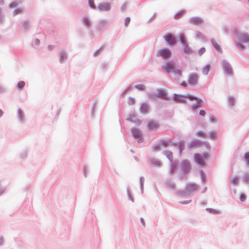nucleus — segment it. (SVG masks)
Listing matches in <instances>:
<instances>
[{
    "label": "nucleus",
    "instance_id": "nucleus-1",
    "mask_svg": "<svg viewBox=\"0 0 249 249\" xmlns=\"http://www.w3.org/2000/svg\"><path fill=\"white\" fill-rule=\"evenodd\" d=\"M162 69L166 72H174L175 74L180 76L182 74L181 71L176 69L175 64L173 62H168L162 66Z\"/></svg>",
    "mask_w": 249,
    "mask_h": 249
},
{
    "label": "nucleus",
    "instance_id": "nucleus-2",
    "mask_svg": "<svg viewBox=\"0 0 249 249\" xmlns=\"http://www.w3.org/2000/svg\"><path fill=\"white\" fill-rule=\"evenodd\" d=\"M184 98H188L191 101L197 100L196 103V104H195L194 105H193L192 106V108L194 109L197 107H201L202 105V100H201V99L197 100V98L196 97L194 96L191 95H189L187 96H179V100L183 102Z\"/></svg>",
    "mask_w": 249,
    "mask_h": 249
},
{
    "label": "nucleus",
    "instance_id": "nucleus-3",
    "mask_svg": "<svg viewBox=\"0 0 249 249\" xmlns=\"http://www.w3.org/2000/svg\"><path fill=\"white\" fill-rule=\"evenodd\" d=\"M208 154L205 153L203 156L196 153L194 154V157L195 159V162L199 165H203L205 164V160L208 158Z\"/></svg>",
    "mask_w": 249,
    "mask_h": 249
},
{
    "label": "nucleus",
    "instance_id": "nucleus-4",
    "mask_svg": "<svg viewBox=\"0 0 249 249\" xmlns=\"http://www.w3.org/2000/svg\"><path fill=\"white\" fill-rule=\"evenodd\" d=\"M158 55L166 59L171 57V52L169 49L163 48L159 51Z\"/></svg>",
    "mask_w": 249,
    "mask_h": 249
},
{
    "label": "nucleus",
    "instance_id": "nucleus-5",
    "mask_svg": "<svg viewBox=\"0 0 249 249\" xmlns=\"http://www.w3.org/2000/svg\"><path fill=\"white\" fill-rule=\"evenodd\" d=\"M198 79V75L196 73H192L189 75L188 81L191 86H194L197 84Z\"/></svg>",
    "mask_w": 249,
    "mask_h": 249
},
{
    "label": "nucleus",
    "instance_id": "nucleus-6",
    "mask_svg": "<svg viewBox=\"0 0 249 249\" xmlns=\"http://www.w3.org/2000/svg\"><path fill=\"white\" fill-rule=\"evenodd\" d=\"M165 41L171 45H174L176 43L175 38L171 33H167L164 36Z\"/></svg>",
    "mask_w": 249,
    "mask_h": 249
},
{
    "label": "nucleus",
    "instance_id": "nucleus-7",
    "mask_svg": "<svg viewBox=\"0 0 249 249\" xmlns=\"http://www.w3.org/2000/svg\"><path fill=\"white\" fill-rule=\"evenodd\" d=\"M147 127L149 130H156L159 128V124L155 122L150 121L147 124Z\"/></svg>",
    "mask_w": 249,
    "mask_h": 249
},
{
    "label": "nucleus",
    "instance_id": "nucleus-8",
    "mask_svg": "<svg viewBox=\"0 0 249 249\" xmlns=\"http://www.w3.org/2000/svg\"><path fill=\"white\" fill-rule=\"evenodd\" d=\"M132 133L134 139L141 138V134L140 132L137 129H133L132 130Z\"/></svg>",
    "mask_w": 249,
    "mask_h": 249
},
{
    "label": "nucleus",
    "instance_id": "nucleus-9",
    "mask_svg": "<svg viewBox=\"0 0 249 249\" xmlns=\"http://www.w3.org/2000/svg\"><path fill=\"white\" fill-rule=\"evenodd\" d=\"M202 22V20L198 18H193L190 19V22L195 25L199 24L201 23Z\"/></svg>",
    "mask_w": 249,
    "mask_h": 249
},
{
    "label": "nucleus",
    "instance_id": "nucleus-10",
    "mask_svg": "<svg viewBox=\"0 0 249 249\" xmlns=\"http://www.w3.org/2000/svg\"><path fill=\"white\" fill-rule=\"evenodd\" d=\"M197 189V186L194 183H190L186 187L187 191H193Z\"/></svg>",
    "mask_w": 249,
    "mask_h": 249
},
{
    "label": "nucleus",
    "instance_id": "nucleus-11",
    "mask_svg": "<svg viewBox=\"0 0 249 249\" xmlns=\"http://www.w3.org/2000/svg\"><path fill=\"white\" fill-rule=\"evenodd\" d=\"M158 97L165 100H167V94L165 91L159 90L158 92Z\"/></svg>",
    "mask_w": 249,
    "mask_h": 249
},
{
    "label": "nucleus",
    "instance_id": "nucleus-12",
    "mask_svg": "<svg viewBox=\"0 0 249 249\" xmlns=\"http://www.w3.org/2000/svg\"><path fill=\"white\" fill-rule=\"evenodd\" d=\"M224 70L227 74H231L232 73V69L230 65L228 63H225L223 65Z\"/></svg>",
    "mask_w": 249,
    "mask_h": 249
},
{
    "label": "nucleus",
    "instance_id": "nucleus-13",
    "mask_svg": "<svg viewBox=\"0 0 249 249\" xmlns=\"http://www.w3.org/2000/svg\"><path fill=\"white\" fill-rule=\"evenodd\" d=\"M110 6L108 3H102L99 6V8L103 11H107L109 9Z\"/></svg>",
    "mask_w": 249,
    "mask_h": 249
},
{
    "label": "nucleus",
    "instance_id": "nucleus-14",
    "mask_svg": "<svg viewBox=\"0 0 249 249\" xmlns=\"http://www.w3.org/2000/svg\"><path fill=\"white\" fill-rule=\"evenodd\" d=\"M212 43L213 44V46L214 47V49L218 52H221V48L219 44L217 43L216 40L213 39L212 38L211 39Z\"/></svg>",
    "mask_w": 249,
    "mask_h": 249
},
{
    "label": "nucleus",
    "instance_id": "nucleus-15",
    "mask_svg": "<svg viewBox=\"0 0 249 249\" xmlns=\"http://www.w3.org/2000/svg\"><path fill=\"white\" fill-rule=\"evenodd\" d=\"M240 40L242 42H247L249 41V36L247 35L243 34L240 36Z\"/></svg>",
    "mask_w": 249,
    "mask_h": 249
},
{
    "label": "nucleus",
    "instance_id": "nucleus-16",
    "mask_svg": "<svg viewBox=\"0 0 249 249\" xmlns=\"http://www.w3.org/2000/svg\"><path fill=\"white\" fill-rule=\"evenodd\" d=\"M148 109V106L146 104H142L140 107L141 111L143 113H146Z\"/></svg>",
    "mask_w": 249,
    "mask_h": 249
},
{
    "label": "nucleus",
    "instance_id": "nucleus-17",
    "mask_svg": "<svg viewBox=\"0 0 249 249\" xmlns=\"http://www.w3.org/2000/svg\"><path fill=\"white\" fill-rule=\"evenodd\" d=\"M182 168L184 171H188L189 169V164L186 161H184L182 163Z\"/></svg>",
    "mask_w": 249,
    "mask_h": 249
},
{
    "label": "nucleus",
    "instance_id": "nucleus-18",
    "mask_svg": "<svg viewBox=\"0 0 249 249\" xmlns=\"http://www.w3.org/2000/svg\"><path fill=\"white\" fill-rule=\"evenodd\" d=\"M25 82L24 81H20L18 83V84L17 85V88L18 89L20 90L22 89L25 86Z\"/></svg>",
    "mask_w": 249,
    "mask_h": 249
},
{
    "label": "nucleus",
    "instance_id": "nucleus-19",
    "mask_svg": "<svg viewBox=\"0 0 249 249\" xmlns=\"http://www.w3.org/2000/svg\"><path fill=\"white\" fill-rule=\"evenodd\" d=\"M184 50L185 52L187 53H190L191 52V49L187 45H184Z\"/></svg>",
    "mask_w": 249,
    "mask_h": 249
},
{
    "label": "nucleus",
    "instance_id": "nucleus-20",
    "mask_svg": "<svg viewBox=\"0 0 249 249\" xmlns=\"http://www.w3.org/2000/svg\"><path fill=\"white\" fill-rule=\"evenodd\" d=\"M209 69H210V66H206L203 70V73L204 74H207L209 71Z\"/></svg>",
    "mask_w": 249,
    "mask_h": 249
},
{
    "label": "nucleus",
    "instance_id": "nucleus-21",
    "mask_svg": "<svg viewBox=\"0 0 249 249\" xmlns=\"http://www.w3.org/2000/svg\"><path fill=\"white\" fill-rule=\"evenodd\" d=\"M135 87L139 90H142L145 89V87L143 85L140 84L135 86Z\"/></svg>",
    "mask_w": 249,
    "mask_h": 249
},
{
    "label": "nucleus",
    "instance_id": "nucleus-22",
    "mask_svg": "<svg viewBox=\"0 0 249 249\" xmlns=\"http://www.w3.org/2000/svg\"><path fill=\"white\" fill-rule=\"evenodd\" d=\"M23 10L22 9H18L14 11V15H17L18 14H21Z\"/></svg>",
    "mask_w": 249,
    "mask_h": 249
},
{
    "label": "nucleus",
    "instance_id": "nucleus-23",
    "mask_svg": "<svg viewBox=\"0 0 249 249\" xmlns=\"http://www.w3.org/2000/svg\"><path fill=\"white\" fill-rule=\"evenodd\" d=\"M89 4L92 8L95 7L93 0H89Z\"/></svg>",
    "mask_w": 249,
    "mask_h": 249
},
{
    "label": "nucleus",
    "instance_id": "nucleus-24",
    "mask_svg": "<svg viewBox=\"0 0 249 249\" xmlns=\"http://www.w3.org/2000/svg\"><path fill=\"white\" fill-rule=\"evenodd\" d=\"M244 158L246 160L247 163L249 164V152L245 154Z\"/></svg>",
    "mask_w": 249,
    "mask_h": 249
},
{
    "label": "nucleus",
    "instance_id": "nucleus-25",
    "mask_svg": "<svg viewBox=\"0 0 249 249\" xmlns=\"http://www.w3.org/2000/svg\"><path fill=\"white\" fill-rule=\"evenodd\" d=\"M130 22V18L129 17L125 18L124 20V24L126 26H128Z\"/></svg>",
    "mask_w": 249,
    "mask_h": 249
},
{
    "label": "nucleus",
    "instance_id": "nucleus-26",
    "mask_svg": "<svg viewBox=\"0 0 249 249\" xmlns=\"http://www.w3.org/2000/svg\"><path fill=\"white\" fill-rule=\"evenodd\" d=\"M84 23L87 26H89L90 24V20L88 18H84Z\"/></svg>",
    "mask_w": 249,
    "mask_h": 249
},
{
    "label": "nucleus",
    "instance_id": "nucleus-27",
    "mask_svg": "<svg viewBox=\"0 0 249 249\" xmlns=\"http://www.w3.org/2000/svg\"><path fill=\"white\" fill-rule=\"evenodd\" d=\"M128 103L130 105H132L135 103V100L133 98H129L128 101Z\"/></svg>",
    "mask_w": 249,
    "mask_h": 249
},
{
    "label": "nucleus",
    "instance_id": "nucleus-28",
    "mask_svg": "<svg viewBox=\"0 0 249 249\" xmlns=\"http://www.w3.org/2000/svg\"><path fill=\"white\" fill-rule=\"evenodd\" d=\"M211 139H217L216 137V133L215 132H213L211 133Z\"/></svg>",
    "mask_w": 249,
    "mask_h": 249
},
{
    "label": "nucleus",
    "instance_id": "nucleus-29",
    "mask_svg": "<svg viewBox=\"0 0 249 249\" xmlns=\"http://www.w3.org/2000/svg\"><path fill=\"white\" fill-rule=\"evenodd\" d=\"M231 182L233 184H236L238 182V178H233L231 179Z\"/></svg>",
    "mask_w": 249,
    "mask_h": 249
},
{
    "label": "nucleus",
    "instance_id": "nucleus-30",
    "mask_svg": "<svg viewBox=\"0 0 249 249\" xmlns=\"http://www.w3.org/2000/svg\"><path fill=\"white\" fill-rule=\"evenodd\" d=\"M246 199V196L245 195H241L240 196V200L241 201H244Z\"/></svg>",
    "mask_w": 249,
    "mask_h": 249
},
{
    "label": "nucleus",
    "instance_id": "nucleus-31",
    "mask_svg": "<svg viewBox=\"0 0 249 249\" xmlns=\"http://www.w3.org/2000/svg\"><path fill=\"white\" fill-rule=\"evenodd\" d=\"M205 52V49L204 48H201L199 49L198 53L200 55L202 54Z\"/></svg>",
    "mask_w": 249,
    "mask_h": 249
},
{
    "label": "nucleus",
    "instance_id": "nucleus-32",
    "mask_svg": "<svg viewBox=\"0 0 249 249\" xmlns=\"http://www.w3.org/2000/svg\"><path fill=\"white\" fill-rule=\"evenodd\" d=\"M199 115L202 116H205V112L204 110H200L199 111Z\"/></svg>",
    "mask_w": 249,
    "mask_h": 249
},
{
    "label": "nucleus",
    "instance_id": "nucleus-33",
    "mask_svg": "<svg viewBox=\"0 0 249 249\" xmlns=\"http://www.w3.org/2000/svg\"><path fill=\"white\" fill-rule=\"evenodd\" d=\"M183 14V13L182 12H180L178 14H177L176 16H175V18L176 19H178L179 18V17H180Z\"/></svg>",
    "mask_w": 249,
    "mask_h": 249
},
{
    "label": "nucleus",
    "instance_id": "nucleus-34",
    "mask_svg": "<svg viewBox=\"0 0 249 249\" xmlns=\"http://www.w3.org/2000/svg\"><path fill=\"white\" fill-rule=\"evenodd\" d=\"M205 133L204 131H200L197 132V135L199 136H204Z\"/></svg>",
    "mask_w": 249,
    "mask_h": 249
},
{
    "label": "nucleus",
    "instance_id": "nucleus-35",
    "mask_svg": "<svg viewBox=\"0 0 249 249\" xmlns=\"http://www.w3.org/2000/svg\"><path fill=\"white\" fill-rule=\"evenodd\" d=\"M60 55H61V60H62L63 59H65L67 57L66 54H65L64 53H61Z\"/></svg>",
    "mask_w": 249,
    "mask_h": 249
},
{
    "label": "nucleus",
    "instance_id": "nucleus-36",
    "mask_svg": "<svg viewBox=\"0 0 249 249\" xmlns=\"http://www.w3.org/2000/svg\"><path fill=\"white\" fill-rule=\"evenodd\" d=\"M180 39H181V42L183 44H185V38H184V37L183 36H181V37H180Z\"/></svg>",
    "mask_w": 249,
    "mask_h": 249
},
{
    "label": "nucleus",
    "instance_id": "nucleus-37",
    "mask_svg": "<svg viewBox=\"0 0 249 249\" xmlns=\"http://www.w3.org/2000/svg\"><path fill=\"white\" fill-rule=\"evenodd\" d=\"M17 6L16 2H13L10 5V7L11 8H14L15 7Z\"/></svg>",
    "mask_w": 249,
    "mask_h": 249
},
{
    "label": "nucleus",
    "instance_id": "nucleus-38",
    "mask_svg": "<svg viewBox=\"0 0 249 249\" xmlns=\"http://www.w3.org/2000/svg\"><path fill=\"white\" fill-rule=\"evenodd\" d=\"M229 101H230L231 105V106H233V99H232V98H230L229 99Z\"/></svg>",
    "mask_w": 249,
    "mask_h": 249
},
{
    "label": "nucleus",
    "instance_id": "nucleus-39",
    "mask_svg": "<svg viewBox=\"0 0 249 249\" xmlns=\"http://www.w3.org/2000/svg\"><path fill=\"white\" fill-rule=\"evenodd\" d=\"M18 114L20 116V118H21V119H22V113L20 110H19Z\"/></svg>",
    "mask_w": 249,
    "mask_h": 249
},
{
    "label": "nucleus",
    "instance_id": "nucleus-40",
    "mask_svg": "<svg viewBox=\"0 0 249 249\" xmlns=\"http://www.w3.org/2000/svg\"><path fill=\"white\" fill-rule=\"evenodd\" d=\"M141 223H142V224L144 226H145V223H144V220L143 218H141Z\"/></svg>",
    "mask_w": 249,
    "mask_h": 249
},
{
    "label": "nucleus",
    "instance_id": "nucleus-41",
    "mask_svg": "<svg viewBox=\"0 0 249 249\" xmlns=\"http://www.w3.org/2000/svg\"><path fill=\"white\" fill-rule=\"evenodd\" d=\"M35 42H36V43L37 45L39 44V40L38 39H36L35 40Z\"/></svg>",
    "mask_w": 249,
    "mask_h": 249
},
{
    "label": "nucleus",
    "instance_id": "nucleus-42",
    "mask_svg": "<svg viewBox=\"0 0 249 249\" xmlns=\"http://www.w3.org/2000/svg\"><path fill=\"white\" fill-rule=\"evenodd\" d=\"M190 201H191V200H190V201H184V202H181V203H182V204H186V203H189Z\"/></svg>",
    "mask_w": 249,
    "mask_h": 249
},
{
    "label": "nucleus",
    "instance_id": "nucleus-43",
    "mask_svg": "<svg viewBox=\"0 0 249 249\" xmlns=\"http://www.w3.org/2000/svg\"><path fill=\"white\" fill-rule=\"evenodd\" d=\"M3 114V111L1 110H0V117H1Z\"/></svg>",
    "mask_w": 249,
    "mask_h": 249
},
{
    "label": "nucleus",
    "instance_id": "nucleus-44",
    "mask_svg": "<svg viewBox=\"0 0 249 249\" xmlns=\"http://www.w3.org/2000/svg\"><path fill=\"white\" fill-rule=\"evenodd\" d=\"M239 48H240V49L241 50H243V49H244V47H243V46H241V47H239Z\"/></svg>",
    "mask_w": 249,
    "mask_h": 249
},
{
    "label": "nucleus",
    "instance_id": "nucleus-45",
    "mask_svg": "<svg viewBox=\"0 0 249 249\" xmlns=\"http://www.w3.org/2000/svg\"><path fill=\"white\" fill-rule=\"evenodd\" d=\"M2 90V88L0 86V91Z\"/></svg>",
    "mask_w": 249,
    "mask_h": 249
},
{
    "label": "nucleus",
    "instance_id": "nucleus-46",
    "mask_svg": "<svg viewBox=\"0 0 249 249\" xmlns=\"http://www.w3.org/2000/svg\"><path fill=\"white\" fill-rule=\"evenodd\" d=\"M49 49H50V50H51V49H52V47H49Z\"/></svg>",
    "mask_w": 249,
    "mask_h": 249
},
{
    "label": "nucleus",
    "instance_id": "nucleus-47",
    "mask_svg": "<svg viewBox=\"0 0 249 249\" xmlns=\"http://www.w3.org/2000/svg\"><path fill=\"white\" fill-rule=\"evenodd\" d=\"M248 1L249 2V0H248Z\"/></svg>",
    "mask_w": 249,
    "mask_h": 249
}]
</instances>
